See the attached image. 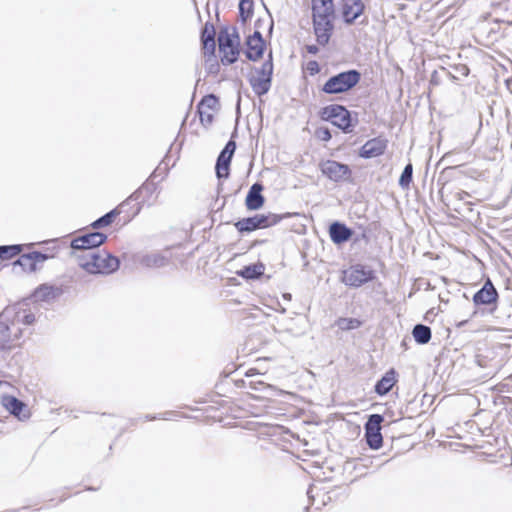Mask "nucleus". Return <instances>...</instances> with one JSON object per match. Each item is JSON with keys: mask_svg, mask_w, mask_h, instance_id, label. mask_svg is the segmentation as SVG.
Instances as JSON below:
<instances>
[{"mask_svg": "<svg viewBox=\"0 0 512 512\" xmlns=\"http://www.w3.org/2000/svg\"><path fill=\"white\" fill-rule=\"evenodd\" d=\"M374 279V271L363 265H354L343 272L342 282L351 287L361 285Z\"/></svg>", "mask_w": 512, "mask_h": 512, "instance_id": "0eeeda50", "label": "nucleus"}, {"mask_svg": "<svg viewBox=\"0 0 512 512\" xmlns=\"http://www.w3.org/2000/svg\"><path fill=\"white\" fill-rule=\"evenodd\" d=\"M78 264L91 274H109L119 268L118 258L96 250H88L85 253H75Z\"/></svg>", "mask_w": 512, "mask_h": 512, "instance_id": "f03ea898", "label": "nucleus"}, {"mask_svg": "<svg viewBox=\"0 0 512 512\" xmlns=\"http://www.w3.org/2000/svg\"><path fill=\"white\" fill-rule=\"evenodd\" d=\"M396 382L394 370H390L376 383L375 391L379 395L387 394Z\"/></svg>", "mask_w": 512, "mask_h": 512, "instance_id": "5701e85b", "label": "nucleus"}, {"mask_svg": "<svg viewBox=\"0 0 512 512\" xmlns=\"http://www.w3.org/2000/svg\"><path fill=\"white\" fill-rule=\"evenodd\" d=\"M319 168L323 175L334 182L348 180L351 176L349 166L335 160L322 161L319 164Z\"/></svg>", "mask_w": 512, "mask_h": 512, "instance_id": "1a4fd4ad", "label": "nucleus"}, {"mask_svg": "<svg viewBox=\"0 0 512 512\" xmlns=\"http://www.w3.org/2000/svg\"><path fill=\"white\" fill-rule=\"evenodd\" d=\"M412 175H413V166L411 163H408L405 166V168L399 178V185L401 188H403V189L409 188L410 183L412 182Z\"/></svg>", "mask_w": 512, "mask_h": 512, "instance_id": "c756f323", "label": "nucleus"}, {"mask_svg": "<svg viewBox=\"0 0 512 512\" xmlns=\"http://www.w3.org/2000/svg\"><path fill=\"white\" fill-rule=\"evenodd\" d=\"M364 5L361 0H344L343 17L346 23H353L363 12Z\"/></svg>", "mask_w": 512, "mask_h": 512, "instance_id": "aec40b11", "label": "nucleus"}, {"mask_svg": "<svg viewBox=\"0 0 512 512\" xmlns=\"http://www.w3.org/2000/svg\"><path fill=\"white\" fill-rule=\"evenodd\" d=\"M272 73L273 63L270 58L262 64L260 69L255 71L254 75L250 77V85L257 95H264L270 90Z\"/></svg>", "mask_w": 512, "mask_h": 512, "instance_id": "423d86ee", "label": "nucleus"}, {"mask_svg": "<svg viewBox=\"0 0 512 512\" xmlns=\"http://www.w3.org/2000/svg\"><path fill=\"white\" fill-rule=\"evenodd\" d=\"M119 214H120V211L118 209H113L110 212L103 215L102 217H100L99 219H97L96 221H94L91 224V226L94 229L106 227V226L110 225L114 221L115 217L118 216Z\"/></svg>", "mask_w": 512, "mask_h": 512, "instance_id": "cd10ccee", "label": "nucleus"}, {"mask_svg": "<svg viewBox=\"0 0 512 512\" xmlns=\"http://www.w3.org/2000/svg\"><path fill=\"white\" fill-rule=\"evenodd\" d=\"M22 245H5L0 246V252L2 254L1 259H10L18 255L22 251Z\"/></svg>", "mask_w": 512, "mask_h": 512, "instance_id": "7c9ffc66", "label": "nucleus"}, {"mask_svg": "<svg viewBox=\"0 0 512 512\" xmlns=\"http://www.w3.org/2000/svg\"><path fill=\"white\" fill-rule=\"evenodd\" d=\"M497 298V290L488 279L483 287L474 295L473 301L476 305H489L496 302Z\"/></svg>", "mask_w": 512, "mask_h": 512, "instance_id": "f3484780", "label": "nucleus"}, {"mask_svg": "<svg viewBox=\"0 0 512 512\" xmlns=\"http://www.w3.org/2000/svg\"><path fill=\"white\" fill-rule=\"evenodd\" d=\"M264 40L260 32L255 31L247 39L246 56L249 60L256 61L262 57L264 51Z\"/></svg>", "mask_w": 512, "mask_h": 512, "instance_id": "dca6fc26", "label": "nucleus"}, {"mask_svg": "<svg viewBox=\"0 0 512 512\" xmlns=\"http://www.w3.org/2000/svg\"><path fill=\"white\" fill-rule=\"evenodd\" d=\"M217 106L218 99L214 95H207L201 100L198 105V113L203 125L208 126L213 122Z\"/></svg>", "mask_w": 512, "mask_h": 512, "instance_id": "ddd939ff", "label": "nucleus"}, {"mask_svg": "<svg viewBox=\"0 0 512 512\" xmlns=\"http://www.w3.org/2000/svg\"><path fill=\"white\" fill-rule=\"evenodd\" d=\"M262 189L263 187L259 183H255L251 186L245 199L247 209L257 210L263 206L264 197L261 194Z\"/></svg>", "mask_w": 512, "mask_h": 512, "instance_id": "412c9836", "label": "nucleus"}, {"mask_svg": "<svg viewBox=\"0 0 512 512\" xmlns=\"http://www.w3.org/2000/svg\"><path fill=\"white\" fill-rule=\"evenodd\" d=\"M463 74H464V75H467V74H468V68H467V67H465V66L463 67Z\"/></svg>", "mask_w": 512, "mask_h": 512, "instance_id": "58836bf2", "label": "nucleus"}, {"mask_svg": "<svg viewBox=\"0 0 512 512\" xmlns=\"http://www.w3.org/2000/svg\"><path fill=\"white\" fill-rule=\"evenodd\" d=\"M360 73L356 70L341 72L330 77L322 90L327 94L344 93L353 88L360 81Z\"/></svg>", "mask_w": 512, "mask_h": 512, "instance_id": "20e7f679", "label": "nucleus"}, {"mask_svg": "<svg viewBox=\"0 0 512 512\" xmlns=\"http://www.w3.org/2000/svg\"><path fill=\"white\" fill-rule=\"evenodd\" d=\"M215 48H216L215 40L203 42V51H204L205 55H214Z\"/></svg>", "mask_w": 512, "mask_h": 512, "instance_id": "72a5a7b5", "label": "nucleus"}, {"mask_svg": "<svg viewBox=\"0 0 512 512\" xmlns=\"http://www.w3.org/2000/svg\"><path fill=\"white\" fill-rule=\"evenodd\" d=\"M313 65H311V68H314V65L317 66V63L316 62H313L312 63Z\"/></svg>", "mask_w": 512, "mask_h": 512, "instance_id": "a19ab883", "label": "nucleus"}, {"mask_svg": "<svg viewBox=\"0 0 512 512\" xmlns=\"http://www.w3.org/2000/svg\"><path fill=\"white\" fill-rule=\"evenodd\" d=\"M415 341L419 344H426L431 339V329L423 324H417L412 331Z\"/></svg>", "mask_w": 512, "mask_h": 512, "instance_id": "a878e982", "label": "nucleus"}, {"mask_svg": "<svg viewBox=\"0 0 512 512\" xmlns=\"http://www.w3.org/2000/svg\"><path fill=\"white\" fill-rule=\"evenodd\" d=\"M215 36V31L213 26H208V24L205 25L203 31H202V42L204 41H212Z\"/></svg>", "mask_w": 512, "mask_h": 512, "instance_id": "473e14b6", "label": "nucleus"}, {"mask_svg": "<svg viewBox=\"0 0 512 512\" xmlns=\"http://www.w3.org/2000/svg\"><path fill=\"white\" fill-rule=\"evenodd\" d=\"M329 233L332 241L336 244L346 242L352 236V231L339 222H335L330 225Z\"/></svg>", "mask_w": 512, "mask_h": 512, "instance_id": "4be33fe9", "label": "nucleus"}, {"mask_svg": "<svg viewBox=\"0 0 512 512\" xmlns=\"http://www.w3.org/2000/svg\"><path fill=\"white\" fill-rule=\"evenodd\" d=\"M52 293L51 287H41L35 292V297L38 299H43L44 297L50 295Z\"/></svg>", "mask_w": 512, "mask_h": 512, "instance_id": "c9c22d12", "label": "nucleus"}, {"mask_svg": "<svg viewBox=\"0 0 512 512\" xmlns=\"http://www.w3.org/2000/svg\"><path fill=\"white\" fill-rule=\"evenodd\" d=\"M306 49H307L308 53H310V54H316L319 51V49L316 45H308L306 47Z\"/></svg>", "mask_w": 512, "mask_h": 512, "instance_id": "e433bc0d", "label": "nucleus"}, {"mask_svg": "<svg viewBox=\"0 0 512 512\" xmlns=\"http://www.w3.org/2000/svg\"><path fill=\"white\" fill-rule=\"evenodd\" d=\"M316 134L322 141H329L331 139V133L328 128H319Z\"/></svg>", "mask_w": 512, "mask_h": 512, "instance_id": "f704fd0d", "label": "nucleus"}, {"mask_svg": "<svg viewBox=\"0 0 512 512\" xmlns=\"http://www.w3.org/2000/svg\"><path fill=\"white\" fill-rule=\"evenodd\" d=\"M323 3H333V0H312V5L323 4Z\"/></svg>", "mask_w": 512, "mask_h": 512, "instance_id": "4c0bfd02", "label": "nucleus"}, {"mask_svg": "<svg viewBox=\"0 0 512 512\" xmlns=\"http://www.w3.org/2000/svg\"><path fill=\"white\" fill-rule=\"evenodd\" d=\"M387 147V140L377 137L368 140L360 149L359 155L362 158H374L384 153Z\"/></svg>", "mask_w": 512, "mask_h": 512, "instance_id": "4468645a", "label": "nucleus"}, {"mask_svg": "<svg viewBox=\"0 0 512 512\" xmlns=\"http://www.w3.org/2000/svg\"><path fill=\"white\" fill-rule=\"evenodd\" d=\"M384 418L380 414H372L369 416L365 424V436L367 444L372 449H379L382 446L383 438L381 435V423Z\"/></svg>", "mask_w": 512, "mask_h": 512, "instance_id": "9d476101", "label": "nucleus"}, {"mask_svg": "<svg viewBox=\"0 0 512 512\" xmlns=\"http://www.w3.org/2000/svg\"><path fill=\"white\" fill-rule=\"evenodd\" d=\"M362 322L356 318H339L336 325L343 331L354 330L361 326Z\"/></svg>", "mask_w": 512, "mask_h": 512, "instance_id": "c85d7f7f", "label": "nucleus"}, {"mask_svg": "<svg viewBox=\"0 0 512 512\" xmlns=\"http://www.w3.org/2000/svg\"><path fill=\"white\" fill-rule=\"evenodd\" d=\"M313 65H311V68H314V65L317 66V63L316 62H313L312 63Z\"/></svg>", "mask_w": 512, "mask_h": 512, "instance_id": "ea45409f", "label": "nucleus"}, {"mask_svg": "<svg viewBox=\"0 0 512 512\" xmlns=\"http://www.w3.org/2000/svg\"><path fill=\"white\" fill-rule=\"evenodd\" d=\"M219 51L223 64H232L239 55L240 39L235 29H222L218 34Z\"/></svg>", "mask_w": 512, "mask_h": 512, "instance_id": "7ed1b4c3", "label": "nucleus"}, {"mask_svg": "<svg viewBox=\"0 0 512 512\" xmlns=\"http://www.w3.org/2000/svg\"><path fill=\"white\" fill-rule=\"evenodd\" d=\"M141 263L149 268H160L167 265L168 259L160 253H151L143 256Z\"/></svg>", "mask_w": 512, "mask_h": 512, "instance_id": "393cba45", "label": "nucleus"}, {"mask_svg": "<svg viewBox=\"0 0 512 512\" xmlns=\"http://www.w3.org/2000/svg\"><path fill=\"white\" fill-rule=\"evenodd\" d=\"M265 267L263 264H253L243 267L238 274L246 279H256L264 273Z\"/></svg>", "mask_w": 512, "mask_h": 512, "instance_id": "bb28decb", "label": "nucleus"}, {"mask_svg": "<svg viewBox=\"0 0 512 512\" xmlns=\"http://www.w3.org/2000/svg\"><path fill=\"white\" fill-rule=\"evenodd\" d=\"M235 149V142L230 140L218 156L215 169L219 179L229 176V166Z\"/></svg>", "mask_w": 512, "mask_h": 512, "instance_id": "f8f14e48", "label": "nucleus"}, {"mask_svg": "<svg viewBox=\"0 0 512 512\" xmlns=\"http://www.w3.org/2000/svg\"><path fill=\"white\" fill-rule=\"evenodd\" d=\"M239 12L243 20L249 18L253 12V2L251 0H240Z\"/></svg>", "mask_w": 512, "mask_h": 512, "instance_id": "2f4dec72", "label": "nucleus"}, {"mask_svg": "<svg viewBox=\"0 0 512 512\" xmlns=\"http://www.w3.org/2000/svg\"><path fill=\"white\" fill-rule=\"evenodd\" d=\"M34 321V314L21 304L8 306L0 313V357L19 345L23 328Z\"/></svg>", "mask_w": 512, "mask_h": 512, "instance_id": "f257e3e1", "label": "nucleus"}, {"mask_svg": "<svg viewBox=\"0 0 512 512\" xmlns=\"http://www.w3.org/2000/svg\"><path fill=\"white\" fill-rule=\"evenodd\" d=\"M47 259L48 256L46 254L34 251L22 254L14 264L21 266L24 271L34 272L37 269V264L43 263Z\"/></svg>", "mask_w": 512, "mask_h": 512, "instance_id": "2eb2a0df", "label": "nucleus"}, {"mask_svg": "<svg viewBox=\"0 0 512 512\" xmlns=\"http://www.w3.org/2000/svg\"><path fill=\"white\" fill-rule=\"evenodd\" d=\"M313 24L317 42L320 45H326L330 40L333 30L332 21L324 19H313Z\"/></svg>", "mask_w": 512, "mask_h": 512, "instance_id": "a211bd4d", "label": "nucleus"}, {"mask_svg": "<svg viewBox=\"0 0 512 512\" xmlns=\"http://www.w3.org/2000/svg\"><path fill=\"white\" fill-rule=\"evenodd\" d=\"M313 19H324L332 21L334 16L333 3H323L312 5Z\"/></svg>", "mask_w": 512, "mask_h": 512, "instance_id": "b1692460", "label": "nucleus"}, {"mask_svg": "<svg viewBox=\"0 0 512 512\" xmlns=\"http://www.w3.org/2000/svg\"><path fill=\"white\" fill-rule=\"evenodd\" d=\"M3 406L12 415L16 416L19 420H25L29 418V413L26 409V405L13 396H6L2 400Z\"/></svg>", "mask_w": 512, "mask_h": 512, "instance_id": "6ab92c4d", "label": "nucleus"}, {"mask_svg": "<svg viewBox=\"0 0 512 512\" xmlns=\"http://www.w3.org/2000/svg\"><path fill=\"white\" fill-rule=\"evenodd\" d=\"M322 118L330 121L345 133L352 131V119L350 112L341 105H330L323 109Z\"/></svg>", "mask_w": 512, "mask_h": 512, "instance_id": "39448f33", "label": "nucleus"}, {"mask_svg": "<svg viewBox=\"0 0 512 512\" xmlns=\"http://www.w3.org/2000/svg\"><path fill=\"white\" fill-rule=\"evenodd\" d=\"M279 221L277 215L257 214L253 217L243 218L235 223V227L241 233L251 232L259 228H266Z\"/></svg>", "mask_w": 512, "mask_h": 512, "instance_id": "6e6552de", "label": "nucleus"}, {"mask_svg": "<svg viewBox=\"0 0 512 512\" xmlns=\"http://www.w3.org/2000/svg\"><path fill=\"white\" fill-rule=\"evenodd\" d=\"M107 239V236L101 232H92L75 238L71 242L72 249L85 253L88 250H95Z\"/></svg>", "mask_w": 512, "mask_h": 512, "instance_id": "9b49d317", "label": "nucleus"}]
</instances>
